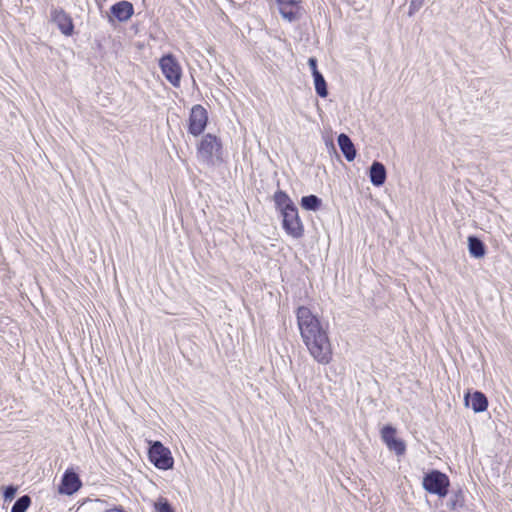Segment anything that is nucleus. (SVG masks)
Returning a JSON list of instances; mask_svg holds the SVG:
<instances>
[{"label":"nucleus","mask_w":512,"mask_h":512,"mask_svg":"<svg viewBox=\"0 0 512 512\" xmlns=\"http://www.w3.org/2000/svg\"><path fill=\"white\" fill-rule=\"evenodd\" d=\"M297 323L311 356L320 364H328L332 358V348L319 319L309 308L301 306L297 310Z\"/></svg>","instance_id":"nucleus-1"},{"label":"nucleus","mask_w":512,"mask_h":512,"mask_svg":"<svg viewBox=\"0 0 512 512\" xmlns=\"http://www.w3.org/2000/svg\"><path fill=\"white\" fill-rule=\"evenodd\" d=\"M198 158L207 165H217L222 162V144L212 135L206 134L197 147Z\"/></svg>","instance_id":"nucleus-2"},{"label":"nucleus","mask_w":512,"mask_h":512,"mask_svg":"<svg viewBox=\"0 0 512 512\" xmlns=\"http://www.w3.org/2000/svg\"><path fill=\"white\" fill-rule=\"evenodd\" d=\"M148 455L150 461L158 469L168 470L174 465L171 451L159 441H155L151 444Z\"/></svg>","instance_id":"nucleus-3"},{"label":"nucleus","mask_w":512,"mask_h":512,"mask_svg":"<svg viewBox=\"0 0 512 512\" xmlns=\"http://www.w3.org/2000/svg\"><path fill=\"white\" fill-rule=\"evenodd\" d=\"M448 486V477L439 471H432L423 479V487L425 490L432 494H436L439 497H444L447 495Z\"/></svg>","instance_id":"nucleus-4"},{"label":"nucleus","mask_w":512,"mask_h":512,"mask_svg":"<svg viewBox=\"0 0 512 512\" xmlns=\"http://www.w3.org/2000/svg\"><path fill=\"white\" fill-rule=\"evenodd\" d=\"M159 66L167 81L174 87H179L182 69L175 57L171 54L163 56L159 61Z\"/></svg>","instance_id":"nucleus-5"},{"label":"nucleus","mask_w":512,"mask_h":512,"mask_svg":"<svg viewBox=\"0 0 512 512\" xmlns=\"http://www.w3.org/2000/svg\"><path fill=\"white\" fill-rule=\"evenodd\" d=\"M283 217V228L286 233L294 239H299L304 234V227L299 218L296 207L281 213Z\"/></svg>","instance_id":"nucleus-6"},{"label":"nucleus","mask_w":512,"mask_h":512,"mask_svg":"<svg viewBox=\"0 0 512 512\" xmlns=\"http://www.w3.org/2000/svg\"><path fill=\"white\" fill-rule=\"evenodd\" d=\"M208 121V115L206 109L201 105H194L191 109L189 117V132L193 136L200 135Z\"/></svg>","instance_id":"nucleus-7"},{"label":"nucleus","mask_w":512,"mask_h":512,"mask_svg":"<svg viewBox=\"0 0 512 512\" xmlns=\"http://www.w3.org/2000/svg\"><path fill=\"white\" fill-rule=\"evenodd\" d=\"M381 438L389 450L394 451L397 455L405 453L406 444L403 440L396 437V429L393 426H384L381 429Z\"/></svg>","instance_id":"nucleus-8"},{"label":"nucleus","mask_w":512,"mask_h":512,"mask_svg":"<svg viewBox=\"0 0 512 512\" xmlns=\"http://www.w3.org/2000/svg\"><path fill=\"white\" fill-rule=\"evenodd\" d=\"M279 12L289 22L295 21L301 16L300 2L296 0H276Z\"/></svg>","instance_id":"nucleus-9"},{"label":"nucleus","mask_w":512,"mask_h":512,"mask_svg":"<svg viewBox=\"0 0 512 512\" xmlns=\"http://www.w3.org/2000/svg\"><path fill=\"white\" fill-rule=\"evenodd\" d=\"M51 18L64 35H72L74 25L71 17L67 13L62 9H54L51 13Z\"/></svg>","instance_id":"nucleus-10"},{"label":"nucleus","mask_w":512,"mask_h":512,"mask_svg":"<svg viewBox=\"0 0 512 512\" xmlns=\"http://www.w3.org/2000/svg\"><path fill=\"white\" fill-rule=\"evenodd\" d=\"M81 487V481L78 475L72 471L67 470L62 478L59 492L61 494L72 495Z\"/></svg>","instance_id":"nucleus-11"},{"label":"nucleus","mask_w":512,"mask_h":512,"mask_svg":"<svg viewBox=\"0 0 512 512\" xmlns=\"http://www.w3.org/2000/svg\"><path fill=\"white\" fill-rule=\"evenodd\" d=\"M465 403L467 406H471L475 413L483 412L488 407L486 396L479 391L474 392L472 395L467 394L465 396Z\"/></svg>","instance_id":"nucleus-12"},{"label":"nucleus","mask_w":512,"mask_h":512,"mask_svg":"<svg viewBox=\"0 0 512 512\" xmlns=\"http://www.w3.org/2000/svg\"><path fill=\"white\" fill-rule=\"evenodd\" d=\"M111 13L119 21H127L133 14V5L128 1H120L111 7Z\"/></svg>","instance_id":"nucleus-13"},{"label":"nucleus","mask_w":512,"mask_h":512,"mask_svg":"<svg viewBox=\"0 0 512 512\" xmlns=\"http://www.w3.org/2000/svg\"><path fill=\"white\" fill-rule=\"evenodd\" d=\"M370 181L374 186H382L386 180L385 166L380 162H373L370 167Z\"/></svg>","instance_id":"nucleus-14"},{"label":"nucleus","mask_w":512,"mask_h":512,"mask_svg":"<svg viewBox=\"0 0 512 512\" xmlns=\"http://www.w3.org/2000/svg\"><path fill=\"white\" fill-rule=\"evenodd\" d=\"M338 145L347 161H353L356 157V149L351 139L346 134L338 136Z\"/></svg>","instance_id":"nucleus-15"},{"label":"nucleus","mask_w":512,"mask_h":512,"mask_svg":"<svg viewBox=\"0 0 512 512\" xmlns=\"http://www.w3.org/2000/svg\"><path fill=\"white\" fill-rule=\"evenodd\" d=\"M468 249L470 255L475 258H482L485 255L484 244L477 237L470 236L468 238Z\"/></svg>","instance_id":"nucleus-16"},{"label":"nucleus","mask_w":512,"mask_h":512,"mask_svg":"<svg viewBox=\"0 0 512 512\" xmlns=\"http://www.w3.org/2000/svg\"><path fill=\"white\" fill-rule=\"evenodd\" d=\"M274 201L281 213L296 207L290 197L283 191H277L275 193Z\"/></svg>","instance_id":"nucleus-17"},{"label":"nucleus","mask_w":512,"mask_h":512,"mask_svg":"<svg viewBox=\"0 0 512 512\" xmlns=\"http://www.w3.org/2000/svg\"><path fill=\"white\" fill-rule=\"evenodd\" d=\"M301 206L310 211H317L321 206V199L315 195L304 196L301 199Z\"/></svg>","instance_id":"nucleus-18"},{"label":"nucleus","mask_w":512,"mask_h":512,"mask_svg":"<svg viewBox=\"0 0 512 512\" xmlns=\"http://www.w3.org/2000/svg\"><path fill=\"white\" fill-rule=\"evenodd\" d=\"M313 79H314L316 93L320 97H326L328 95L327 85H326V81H325L324 77L322 76V74L320 72H315L313 75Z\"/></svg>","instance_id":"nucleus-19"},{"label":"nucleus","mask_w":512,"mask_h":512,"mask_svg":"<svg viewBox=\"0 0 512 512\" xmlns=\"http://www.w3.org/2000/svg\"><path fill=\"white\" fill-rule=\"evenodd\" d=\"M31 504V498L28 495H24L17 499L12 506L11 512H26Z\"/></svg>","instance_id":"nucleus-20"},{"label":"nucleus","mask_w":512,"mask_h":512,"mask_svg":"<svg viewBox=\"0 0 512 512\" xmlns=\"http://www.w3.org/2000/svg\"><path fill=\"white\" fill-rule=\"evenodd\" d=\"M156 512H174L165 498H160L154 504Z\"/></svg>","instance_id":"nucleus-21"},{"label":"nucleus","mask_w":512,"mask_h":512,"mask_svg":"<svg viewBox=\"0 0 512 512\" xmlns=\"http://www.w3.org/2000/svg\"><path fill=\"white\" fill-rule=\"evenodd\" d=\"M424 4V0H411L409 4V16H412L415 12H417Z\"/></svg>","instance_id":"nucleus-22"},{"label":"nucleus","mask_w":512,"mask_h":512,"mask_svg":"<svg viewBox=\"0 0 512 512\" xmlns=\"http://www.w3.org/2000/svg\"><path fill=\"white\" fill-rule=\"evenodd\" d=\"M17 488L14 486H8L4 491V499L5 501H11L16 494Z\"/></svg>","instance_id":"nucleus-23"},{"label":"nucleus","mask_w":512,"mask_h":512,"mask_svg":"<svg viewBox=\"0 0 512 512\" xmlns=\"http://www.w3.org/2000/svg\"><path fill=\"white\" fill-rule=\"evenodd\" d=\"M308 65L311 69L312 75H314L315 72H319L317 69V60L313 57L308 59Z\"/></svg>","instance_id":"nucleus-24"}]
</instances>
